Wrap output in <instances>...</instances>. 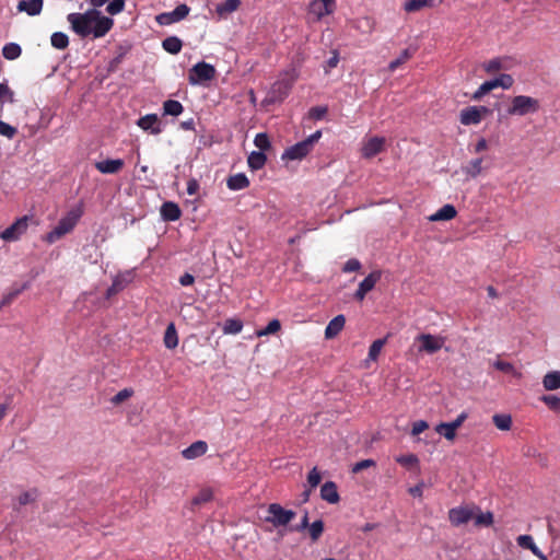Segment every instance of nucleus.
Segmentation results:
<instances>
[{"mask_svg": "<svg viewBox=\"0 0 560 560\" xmlns=\"http://www.w3.org/2000/svg\"><path fill=\"white\" fill-rule=\"evenodd\" d=\"M72 31L80 37H104L113 27V19L105 16L96 9H90L84 13H70L67 16Z\"/></svg>", "mask_w": 560, "mask_h": 560, "instance_id": "obj_1", "label": "nucleus"}, {"mask_svg": "<svg viewBox=\"0 0 560 560\" xmlns=\"http://www.w3.org/2000/svg\"><path fill=\"white\" fill-rule=\"evenodd\" d=\"M299 78V72L295 68L285 71L281 79L276 81L266 97V102L269 104L280 103L290 94L294 82Z\"/></svg>", "mask_w": 560, "mask_h": 560, "instance_id": "obj_2", "label": "nucleus"}, {"mask_svg": "<svg viewBox=\"0 0 560 560\" xmlns=\"http://www.w3.org/2000/svg\"><path fill=\"white\" fill-rule=\"evenodd\" d=\"M82 214L83 209L81 206L72 208L70 211H68L67 214L58 221L57 225L49 233H47L45 237L46 242L52 244L63 237L66 234L70 233L78 224Z\"/></svg>", "mask_w": 560, "mask_h": 560, "instance_id": "obj_3", "label": "nucleus"}, {"mask_svg": "<svg viewBox=\"0 0 560 560\" xmlns=\"http://www.w3.org/2000/svg\"><path fill=\"white\" fill-rule=\"evenodd\" d=\"M322 137V131L317 130L306 139L289 147L282 154V160L295 161L304 159L310 152L313 151L315 144Z\"/></svg>", "mask_w": 560, "mask_h": 560, "instance_id": "obj_4", "label": "nucleus"}, {"mask_svg": "<svg viewBox=\"0 0 560 560\" xmlns=\"http://www.w3.org/2000/svg\"><path fill=\"white\" fill-rule=\"evenodd\" d=\"M539 107L538 100L527 95H517L512 98L506 112L511 116H525L538 112Z\"/></svg>", "mask_w": 560, "mask_h": 560, "instance_id": "obj_5", "label": "nucleus"}, {"mask_svg": "<svg viewBox=\"0 0 560 560\" xmlns=\"http://www.w3.org/2000/svg\"><path fill=\"white\" fill-rule=\"evenodd\" d=\"M267 512L268 515L265 517V522L270 523L276 528L287 526L296 516L294 511L287 510L279 503L269 504Z\"/></svg>", "mask_w": 560, "mask_h": 560, "instance_id": "obj_6", "label": "nucleus"}, {"mask_svg": "<svg viewBox=\"0 0 560 560\" xmlns=\"http://www.w3.org/2000/svg\"><path fill=\"white\" fill-rule=\"evenodd\" d=\"M217 74L215 68L205 61L196 63L188 72V81L191 85H199L211 81Z\"/></svg>", "mask_w": 560, "mask_h": 560, "instance_id": "obj_7", "label": "nucleus"}, {"mask_svg": "<svg viewBox=\"0 0 560 560\" xmlns=\"http://www.w3.org/2000/svg\"><path fill=\"white\" fill-rule=\"evenodd\" d=\"M489 114L486 106H468L460 110L459 121L464 126L478 125Z\"/></svg>", "mask_w": 560, "mask_h": 560, "instance_id": "obj_8", "label": "nucleus"}, {"mask_svg": "<svg viewBox=\"0 0 560 560\" xmlns=\"http://www.w3.org/2000/svg\"><path fill=\"white\" fill-rule=\"evenodd\" d=\"M190 12V8L183 3L177 5L173 11L171 12H163L155 16V21L161 26L172 25L174 23H177L188 16Z\"/></svg>", "mask_w": 560, "mask_h": 560, "instance_id": "obj_9", "label": "nucleus"}, {"mask_svg": "<svg viewBox=\"0 0 560 560\" xmlns=\"http://www.w3.org/2000/svg\"><path fill=\"white\" fill-rule=\"evenodd\" d=\"M30 220V215H23L19 218L13 224L2 231L0 237L5 242L18 241L23 234L26 233Z\"/></svg>", "mask_w": 560, "mask_h": 560, "instance_id": "obj_10", "label": "nucleus"}, {"mask_svg": "<svg viewBox=\"0 0 560 560\" xmlns=\"http://www.w3.org/2000/svg\"><path fill=\"white\" fill-rule=\"evenodd\" d=\"M336 0H312L308 5V13L314 21H320L324 16L334 13Z\"/></svg>", "mask_w": 560, "mask_h": 560, "instance_id": "obj_11", "label": "nucleus"}, {"mask_svg": "<svg viewBox=\"0 0 560 560\" xmlns=\"http://www.w3.org/2000/svg\"><path fill=\"white\" fill-rule=\"evenodd\" d=\"M475 516V509L469 506L453 508L448 511V520L453 526L467 524Z\"/></svg>", "mask_w": 560, "mask_h": 560, "instance_id": "obj_12", "label": "nucleus"}, {"mask_svg": "<svg viewBox=\"0 0 560 560\" xmlns=\"http://www.w3.org/2000/svg\"><path fill=\"white\" fill-rule=\"evenodd\" d=\"M417 341L420 342L419 351L427 353H435L444 345V338L433 336L430 334H421L417 337Z\"/></svg>", "mask_w": 560, "mask_h": 560, "instance_id": "obj_13", "label": "nucleus"}, {"mask_svg": "<svg viewBox=\"0 0 560 560\" xmlns=\"http://www.w3.org/2000/svg\"><path fill=\"white\" fill-rule=\"evenodd\" d=\"M385 149V138L372 137L368 139L361 149L362 156L364 159H372Z\"/></svg>", "mask_w": 560, "mask_h": 560, "instance_id": "obj_14", "label": "nucleus"}, {"mask_svg": "<svg viewBox=\"0 0 560 560\" xmlns=\"http://www.w3.org/2000/svg\"><path fill=\"white\" fill-rule=\"evenodd\" d=\"M381 279L380 271H373L368 277H365L359 284V288L354 294L355 299L361 301L364 299L368 292H370L376 284V282Z\"/></svg>", "mask_w": 560, "mask_h": 560, "instance_id": "obj_15", "label": "nucleus"}, {"mask_svg": "<svg viewBox=\"0 0 560 560\" xmlns=\"http://www.w3.org/2000/svg\"><path fill=\"white\" fill-rule=\"evenodd\" d=\"M137 126L144 131H150L152 135L162 132L160 120L156 114H148L137 120Z\"/></svg>", "mask_w": 560, "mask_h": 560, "instance_id": "obj_16", "label": "nucleus"}, {"mask_svg": "<svg viewBox=\"0 0 560 560\" xmlns=\"http://www.w3.org/2000/svg\"><path fill=\"white\" fill-rule=\"evenodd\" d=\"M124 165L125 162L121 159H108L94 164L95 168L102 174H117L122 170Z\"/></svg>", "mask_w": 560, "mask_h": 560, "instance_id": "obj_17", "label": "nucleus"}, {"mask_svg": "<svg viewBox=\"0 0 560 560\" xmlns=\"http://www.w3.org/2000/svg\"><path fill=\"white\" fill-rule=\"evenodd\" d=\"M443 0H408L404 3V10L407 13L421 11L425 8H436Z\"/></svg>", "mask_w": 560, "mask_h": 560, "instance_id": "obj_18", "label": "nucleus"}, {"mask_svg": "<svg viewBox=\"0 0 560 560\" xmlns=\"http://www.w3.org/2000/svg\"><path fill=\"white\" fill-rule=\"evenodd\" d=\"M208 451V444L205 441H196L188 447L182 451V455L185 459H195L205 455Z\"/></svg>", "mask_w": 560, "mask_h": 560, "instance_id": "obj_19", "label": "nucleus"}, {"mask_svg": "<svg viewBox=\"0 0 560 560\" xmlns=\"http://www.w3.org/2000/svg\"><path fill=\"white\" fill-rule=\"evenodd\" d=\"M320 498L330 504L338 503L340 500L337 486L334 481H326L320 488Z\"/></svg>", "mask_w": 560, "mask_h": 560, "instance_id": "obj_20", "label": "nucleus"}, {"mask_svg": "<svg viewBox=\"0 0 560 560\" xmlns=\"http://www.w3.org/2000/svg\"><path fill=\"white\" fill-rule=\"evenodd\" d=\"M182 210L179 206L173 201H166L161 207V217L164 221H176L180 218Z\"/></svg>", "mask_w": 560, "mask_h": 560, "instance_id": "obj_21", "label": "nucleus"}, {"mask_svg": "<svg viewBox=\"0 0 560 560\" xmlns=\"http://www.w3.org/2000/svg\"><path fill=\"white\" fill-rule=\"evenodd\" d=\"M345 324H346V318L343 315H337L336 317H334L326 326L325 338L326 339L335 338L343 329Z\"/></svg>", "mask_w": 560, "mask_h": 560, "instance_id": "obj_22", "label": "nucleus"}, {"mask_svg": "<svg viewBox=\"0 0 560 560\" xmlns=\"http://www.w3.org/2000/svg\"><path fill=\"white\" fill-rule=\"evenodd\" d=\"M43 9V0H21L18 3L20 12H26L28 15H38Z\"/></svg>", "mask_w": 560, "mask_h": 560, "instance_id": "obj_23", "label": "nucleus"}, {"mask_svg": "<svg viewBox=\"0 0 560 560\" xmlns=\"http://www.w3.org/2000/svg\"><path fill=\"white\" fill-rule=\"evenodd\" d=\"M226 186L233 191L243 190L249 186V179L244 173H237L228 177Z\"/></svg>", "mask_w": 560, "mask_h": 560, "instance_id": "obj_24", "label": "nucleus"}, {"mask_svg": "<svg viewBox=\"0 0 560 560\" xmlns=\"http://www.w3.org/2000/svg\"><path fill=\"white\" fill-rule=\"evenodd\" d=\"M457 211L453 205H444L435 213L429 217L432 222L448 221L456 217Z\"/></svg>", "mask_w": 560, "mask_h": 560, "instance_id": "obj_25", "label": "nucleus"}, {"mask_svg": "<svg viewBox=\"0 0 560 560\" xmlns=\"http://www.w3.org/2000/svg\"><path fill=\"white\" fill-rule=\"evenodd\" d=\"M267 162V156L261 151H253L248 155L247 164L248 167L253 171H258L265 166Z\"/></svg>", "mask_w": 560, "mask_h": 560, "instance_id": "obj_26", "label": "nucleus"}, {"mask_svg": "<svg viewBox=\"0 0 560 560\" xmlns=\"http://www.w3.org/2000/svg\"><path fill=\"white\" fill-rule=\"evenodd\" d=\"M542 386L546 390L560 388V371L548 372L542 378Z\"/></svg>", "mask_w": 560, "mask_h": 560, "instance_id": "obj_27", "label": "nucleus"}, {"mask_svg": "<svg viewBox=\"0 0 560 560\" xmlns=\"http://www.w3.org/2000/svg\"><path fill=\"white\" fill-rule=\"evenodd\" d=\"M163 341H164V346L167 349H175L177 347V345H178V336H177V331H176L175 325L173 323H171L166 327L165 332H164Z\"/></svg>", "mask_w": 560, "mask_h": 560, "instance_id": "obj_28", "label": "nucleus"}, {"mask_svg": "<svg viewBox=\"0 0 560 560\" xmlns=\"http://www.w3.org/2000/svg\"><path fill=\"white\" fill-rule=\"evenodd\" d=\"M162 47L165 51L176 55L182 50L183 43L178 37L170 36L162 42Z\"/></svg>", "mask_w": 560, "mask_h": 560, "instance_id": "obj_29", "label": "nucleus"}, {"mask_svg": "<svg viewBox=\"0 0 560 560\" xmlns=\"http://www.w3.org/2000/svg\"><path fill=\"white\" fill-rule=\"evenodd\" d=\"M499 88L498 79L485 81L478 90L472 94V100L479 101L482 96Z\"/></svg>", "mask_w": 560, "mask_h": 560, "instance_id": "obj_30", "label": "nucleus"}, {"mask_svg": "<svg viewBox=\"0 0 560 560\" xmlns=\"http://www.w3.org/2000/svg\"><path fill=\"white\" fill-rule=\"evenodd\" d=\"M482 158L471 160L465 167H463V172L471 177L476 178L482 172Z\"/></svg>", "mask_w": 560, "mask_h": 560, "instance_id": "obj_31", "label": "nucleus"}, {"mask_svg": "<svg viewBox=\"0 0 560 560\" xmlns=\"http://www.w3.org/2000/svg\"><path fill=\"white\" fill-rule=\"evenodd\" d=\"M22 54V48L16 43H8L2 48V55L8 60H15Z\"/></svg>", "mask_w": 560, "mask_h": 560, "instance_id": "obj_32", "label": "nucleus"}, {"mask_svg": "<svg viewBox=\"0 0 560 560\" xmlns=\"http://www.w3.org/2000/svg\"><path fill=\"white\" fill-rule=\"evenodd\" d=\"M184 107L180 102L175 100H167L163 104L164 115L178 116L183 113Z\"/></svg>", "mask_w": 560, "mask_h": 560, "instance_id": "obj_33", "label": "nucleus"}, {"mask_svg": "<svg viewBox=\"0 0 560 560\" xmlns=\"http://www.w3.org/2000/svg\"><path fill=\"white\" fill-rule=\"evenodd\" d=\"M415 50H410L409 48L404 49L399 57L395 60L390 61L388 65V70L394 72L396 69H398L401 65L407 62L412 56Z\"/></svg>", "mask_w": 560, "mask_h": 560, "instance_id": "obj_34", "label": "nucleus"}, {"mask_svg": "<svg viewBox=\"0 0 560 560\" xmlns=\"http://www.w3.org/2000/svg\"><path fill=\"white\" fill-rule=\"evenodd\" d=\"M435 432L446 440L453 441L456 438V429L450 422H441L435 427Z\"/></svg>", "mask_w": 560, "mask_h": 560, "instance_id": "obj_35", "label": "nucleus"}, {"mask_svg": "<svg viewBox=\"0 0 560 560\" xmlns=\"http://www.w3.org/2000/svg\"><path fill=\"white\" fill-rule=\"evenodd\" d=\"M241 5L240 0H225L217 7V12L219 15H225L236 11Z\"/></svg>", "mask_w": 560, "mask_h": 560, "instance_id": "obj_36", "label": "nucleus"}, {"mask_svg": "<svg viewBox=\"0 0 560 560\" xmlns=\"http://www.w3.org/2000/svg\"><path fill=\"white\" fill-rule=\"evenodd\" d=\"M494 425L502 431H508L512 425V418L510 415L497 413L492 417Z\"/></svg>", "mask_w": 560, "mask_h": 560, "instance_id": "obj_37", "label": "nucleus"}, {"mask_svg": "<svg viewBox=\"0 0 560 560\" xmlns=\"http://www.w3.org/2000/svg\"><path fill=\"white\" fill-rule=\"evenodd\" d=\"M51 46L57 49H66L69 45V37L62 32H56L50 37Z\"/></svg>", "mask_w": 560, "mask_h": 560, "instance_id": "obj_38", "label": "nucleus"}, {"mask_svg": "<svg viewBox=\"0 0 560 560\" xmlns=\"http://www.w3.org/2000/svg\"><path fill=\"white\" fill-rule=\"evenodd\" d=\"M243 323L240 319L229 318L224 322L223 332L236 335L242 331Z\"/></svg>", "mask_w": 560, "mask_h": 560, "instance_id": "obj_39", "label": "nucleus"}, {"mask_svg": "<svg viewBox=\"0 0 560 560\" xmlns=\"http://www.w3.org/2000/svg\"><path fill=\"white\" fill-rule=\"evenodd\" d=\"M493 366L504 373L512 374L513 376L520 377L521 373L517 372L514 368V365L510 362L497 360L493 362Z\"/></svg>", "mask_w": 560, "mask_h": 560, "instance_id": "obj_40", "label": "nucleus"}, {"mask_svg": "<svg viewBox=\"0 0 560 560\" xmlns=\"http://www.w3.org/2000/svg\"><path fill=\"white\" fill-rule=\"evenodd\" d=\"M483 69L488 73H494L499 70L506 69V66L504 65V59L493 58L483 65Z\"/></svg>", "mask_w": 560, "mask_h": 560, "instance_id": "obj_41", "label": "nucleus"}, {"mask_svg": "<svg viewBox=\"0 0 560 560\" xmlns=\"http://www.w3.org/2000/svg\"><path fill=\"white\" fill-rule=\"evenodd\" d=\"M127 284L124 278L117 277L114 279L112 285L106 291V296L109 299L119 293Z\"/></svg>", "mask_w": 560, "mask_h": 560, "instance_id": "obj_42", "label": "nucleus"}, {"mask_svg": "<svg viewBox=\"0 0 560 560\" xmlns=\"http://www.w3.org/2000/svg\"><path fill=\"white\" fill-rule=\"evenodd\" d=\"M37 498H38L37 489H31L28 491L21 493L18 497V502L20 505H26V504L35 502L37 500Z\"/></svg>", "mask_w": 560, "mask_h": 560, "instance_id": "obj_43", "label": "nucleus"}, {"mask_svg": "<svg viewBox=\"0 0 560 560\" xmlns=\"http://www.w3.org/2000/svg\"><path fill=\"white\" fill-rule=\"evenodd\" d=\"M540 400L545 402L550 410L560 413V397L556 395H544Z\"/></svg>", "mask_w": 560, "mask_h": 560, "instance_id": "obj_44", "label": "nucleus"}, {"mask_svg": "<svg viewBox=\"0 0 560 560\" xmlns=\"http://www.w3.org/2000/svg\"><path fill=\"white\" fill-rule=\"evenodd\" d=\"M310 536L313 541H317L324 532V522L322 520H317L313 522L310 527Z\"/></svg>", "mask_w": 560, "mask_h": 560, "instance_id": "obj_45", "label": "nucleus"}, {"mask_svg": "<svg viewBox=\"0 0 560 560\" xmlns=\"http://www.w3.org/2000/svg\"><path fill=\"white\" fill-rule=\"evenodd\" d=\"M254 144L262 152L271 148L269 137L265 132L257 133L254 139Z\"/></svg>", "mask_w": 560, "mask_h": 560, "instance_id": "obj_46", "label": "nucleus"}, {"mask_svg": "<svg viewBox=\"0 0 560 560\" xmlns=\"http://www.w3.org/2000/svg\"><path fill=\"white\" fill-rule=\"evenodd\" d=\"M475 525L477 526H490L493 523V515L490 512L475 514Z\"/></svg>", "mask_w": 560, "mask_h": 560, "instance_id": "obj_47", "label": "nucleus"}, {"mask_svg": "<svg viewBox=\"0 0 560 560\" xmlns=\"http://www.w3.org/2000/svg\"><path fill=\"white\" fill-rule=\"evenodd\" d=\"M384 345L385 339L374 340L369 349V359L375 361L378 358Z\"/></svg>", "mask_w": 560, "mask_h": 560, "instance_id": "obj_48", "label": "nucleus"}, {"mask_svg": "<svg viewBox=\"0 0 560 560\" xmlns=\"http://www.w3.org/2000/svg\"><path fill=\"white\" fill-rule=\"evenodd\" d=\"M280 328H281L280 322L278 319H272L268 323V325L264 329L257 331V335L259 337L272 335V334L278 332L280 330Z\"/></svg>", "mask_w": 560, "mask_h": 560, "instance_id": "obj_49", "label": "nucleus"}, {"mask_svg": "<svg viewBox=\"0 0 560 560\" xmlns=\"http://www.w3.org/2000/svg\"><path fill=\"white\" fill-rule=\"evenodd\" d=\"M125 8V0H112L107 8H106V11L110 14V15H116L118 13H120Z\"/></svg>", "mask_w": 560, "mask_h": 560, "instance_id": "obj_50", "label": "nucleus"}, {"mask_svg": "<svg viewBox=\"0 0 560 560\" xmlns=\"http://www.w3.org/2000/svg\"><path fill=\"white\" fill-rule=\"evenodd\" d=\"M212 499V491L210 489L201 490L192 500L195 504H202Z\"/></svg>", "mask_w": 560, "mask_h": 560, "instance_id": "obj_51", "label": "nucleus"}, {"mask_svg": "<svg viewBox=\"0 0 560 560\" xmlns=\"http://www.w3.org/2000/svg\"><path fill=\"white\" fill-rule=\"evenodd\" d=\"M326 114H327V107H325V106H315V107H312L308 112L310 118H312L314 120L323 119Z\"/></svg>", "mask_w": 560, "mask_h": 560, "instance_id": "obj_52", "label": "nucleus"}, {"mask_svg": "<svg viewBox=\"0 0 560 560\" xmlns=\"http://www.w3.org/2000/svg\"><path fill=\"white\" fill-rule=\"evenodd\" d=\"M16 132H18V130L15 127H13L4 121H0V135L1 136L12 139L16 135Z\"/></svg>", "mask_w": 560, "mask_h": 560, "instance_id": "obj_53", "label": "nucleus"}, {"mask_svg": "<svg viewBox=\"0 0 560 560\" xmlns=\"http://www.w3.org/2000/svg\"><path fill=\"white\" fill-rule=\"evenodd\" d=\"M497 79H498L499 88H502L505 90L510 89L514 83V79L511 74L502 73Z\"/></svg>", "mask_w": 560, "mask_h": 560, "instance_id": "obj_54", "label": "nucleus"}, {"mask_svg": "<svg viewBox=\"0 0 560 560\" xmlns=\"http://www.w3.org/2000/svg\"><path fill=\"white\" fill-rule=\"evenodd\" d=\"M322 480V476L316 467H314L307 475V482L310 483L311 488H315L319 485Z\"/></svg>", "mask_w": 560, "mask_h": 560, "instance_id": "obj_55", "label": "nucleus"}, {"mask_svg": "<svg viewBox=\"0 0 560 560\" xmlns=\"http://www.w3.org/2000/svg\"><path fill=\"white\" fill-rule=\"evenodd\" d=\"M397 463L402 466L409 467L418 463V457L413 454L401 455L396 458Z\"/></svg>", "mask_w": 560, "mask_h": 560, "instance_id": "obj_56", "label": "nucleus"}, {"mask_svg": "<svg viewBox=\"0 0 560 560\" xmlns=\"http://www.w3.org/2000/svg\"><path fill=\"white\" fill-rule=\"evenodd\" d=\"M360 268H361V262L355 258H351L343 265L342 271L343 272H354V271L360 270Z\"/></svg>", "mask_w": 560, "mask_h": 560, "instance_id": "obj_57", "label": "nucleus"}, {"mask_svg": "<svg viewBox=\"0 0 560 560\" xmlns=\"http://www.w3.org/2000/svg\"><path fill=\"white\" fill-rule=\"evenodd\" d=\"M374 465H375V462L373 459H363L353 465L352 472L358 474V472L362 471L363 469H366Z\"/></svg>", "mask_w": 560, "mask_h": 560, "instance_id": "obj_58", "label": "nucleus"}, {"mask_svg": "<svg viewBox=\"0 0 560 560\" xmlns=\"http://www.w3.org/2000/svg\"><path fill=\"white\" fill-rule=\"evenodd\" d=\"M517 545L524 549H529L533 547L534 539L529 535H521L516 538Z\"/></svg>", "mask_w": 560, "mask_h": 560, "instance_id": "obj_59", "label": "nucleus"}, {"mask_svg": "<svg viewBox=\"0 0 560 560\" xmlns=\"http://www.w3.org/2000/svg\"><path fill=\"white\" fill-rule=\"evenodd\" d=\"M132 395V390L131 389H121L120 392H118L112 399V401L116 405L125 401L126 399H128L130 396Z\"/></svg>", "mask_w": 560, "mask_h": 560, "instance_id": "obj_60", "label": "nucleus"}, {"mask_svg": "<svg viewBox=\"0 0 560 560\" xmlns=\"http://www.w3.org/2000/svg\"><path fill=\"white\" fill-rule=\"evenodd\" d=\"M21 292H22L21 289H16V290H13V291L7 293L1 301L0 307L11 304L19 296V294Z\"/></svg>", "mask_w": 560, "mask_h": 560, "instance_id": "obj_61", "label": "nucleus"}, {"mask_svg": "<svg viewBox=\"0 0 560 560\" xmlns=\"http://www.w3.org/2000/svg\"><path fill=\"white\" fill-rule=\"evenodd\" d=\"M429 428V424L427 421L424 420H419V421H416L413 424H412V430H411V434L412 435H419L420 433H422L424 430H427Z\"/></svg>", "mask_w": 560, "mask_h": 560, "instance_id": "obj_62", "label": "nucleus"}, {"mask_svg": "<svg viewBox=\"0 0 560 560\" xmlns=\"http://www.w3.org/2000/svg\"><path fill=\"white\" fill-rule=\"evenodd\" d=\"M198 190H199V183L197 182V179L190 178L187 182V194L189 196H194L198 192Z\"/></svg>", "mask_w": 560, "mask_h": 560, "instance_id": "obj_63", "label": "nucleus"}, {"mask_svg": "<svg viewBox=\"0 0 560 560\" xmlns=\"http://www.w3.org/2000/svg\"><path fill=\"white\" fill-rule=\"evenodd\" d=\"M468 418V413L463 411L457 416V418L450 422L456 430L462 427V424L465 422V420Z\"/></svg>", "mask_w": 560, "mask_h": 560, "instance_id": "obj_64", "label": "nucleus"}]
</instances>
